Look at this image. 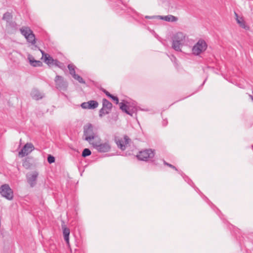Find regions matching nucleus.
I'll return each instance as SVG.
<instances>
[{
    "label": "nucleus",
    "mask_w": 253,
    "mask_h": 253,
    "mask_svg": "<svg viewBox=\"0 0 253 253\" xmlns=\"http://www.w3.org/2000/svg\"><path fill=\"white\" fill-rule=\"evenodd\" d=\"M102 107L106 108L107 109L111 111L112 108V103L109 101L107 99L104 98L102 100Z\"/></svg>",
    "instance_id": "4be33fe9"
},
{
    "label": "nucleus",
    "mask_w": 253,
    "mask_h": 253,
    "mask_svg": "<svg viewBox=\"0 0 253 253\" xmlns=\"http://www.w3.org/2000/svg\"><path fill=\"white\" fill-rule=\"evenodd\" d=\"M70 230L69 228L64 227L63 229V234L64 235V240L66 243V244L69 246V235H70Z\"/></svg>",
    "instance_id": "412c9836"
},
{
    "label": "nucleus",
    "mask_w": 253,
    "mask_h": 253,
    "mask_svg": "<svg viewBox=\"0 0 253 253\" xmlns=\"http://www.w3.org/2000/svg\"><path fill=\"white\" fill-rule=\"evenodd\" d=\"M124 139L125 140V141L123 140H119L116 142L118 147L122 150H125L126 149V144H127L128 143L129 140H130L126 136L124 137Z\"/></svg>",
    "instance_id": "a211bd4d"
},
{
    "label": "nucleus",
    "mask_w": 253,
    "mask_h": 253,
    "mask_svg": "<svg viewBox=\"0 0 253 253\" xmlns=\"http://www.w3.org/2000/svg\"><path fill=\"white\" fill-rule=\"evenodd\" d=\"M145 18L146 19H162L166 21L169 22H175L177 20V18L171 15H168L167 16H146Z\"/></svg>",
    "instance_id": "9d476101"
},
{
    "label": "nucleus",
    "mask_w": 253,
    "mask_h": 253,
    "mask_svg": "<svg viewBox=\"0 0 253 253\" xmlns=\"http://www.w3.org/2000/svg\"><path fill=\"white\" fill-rule=\"evenodd\" d=\"M12 15L11 13L7 12L4 13L2 17V19L5 20L9 25L12 26Z\"/></svg>",
    "instance_id": "aec40b11"
},
{
    "label": "nucleus",
    "mask_w": 253,
    "mask_h": 253,
    "mask_svg": "<svg viewBox=\"0 0 253 253\" xmlns=\"http://www.w3.org/2000/svg\"><path fill=\"white\" fill-rule=\"evenodd\" d=\"M56 88L59 90H66L68 84L66 82L64 78L61 76L57 75L54 79Z\"/></svg>",
    "instance_id": "6e6552de"
},
{
    "label": "nucleus",
    "mask_w": 253,
    "mask_h": 253,
    "mask_svg": "<svg viewBox=\"0 0 253 253\" xmlns=\"http://www.w3.org/2000/svg\"><path fill=\"white\" fill-rule=\"evenodd\" d=\"M169 56L170 58V59L172 62L175 63V62L176 61V58L174 56H173V55H171Z\"/></svg>",
    "instance_id": "473e14b6"
},
{
    "label": "nucleus",
    "mask_w": 253,
    "mask_h": 253,
    "mask_svg": "<svg viewBox=\"0 0 253 253\" xmlns=\"http://www.w3.org/2000/svg\"><path fill=\"white\" fill-rule=\"evenodd\" d=\"M205 82H206V80H205V81H204V82H203V84H202V85H203V84H205Z\"/></svg>",
    "instance_id": "4c0bfd02"
},
{
    "label": "nucleus",
    "mask_w": 253,
    "mask_h": 253,
    "mask_svg": "<svg viewBox=\"0 0 253 253\" xmlns=\"http://www.w3.org/2000/svg\"><path fill=\"white\" fill-rule=\"evenodd\" d=\"M36 39L34 40V42L30 41L28 42L29 43V46L31 47V49L33 50H36L37 49L40 50V51L42 50L40 49L39 47H38L36 44Z\"/></svg>",
    "instance_id": "393cba45"
},
{
    "label": "nucleus",
    "mask_w": 253,
    "mask_h": 253,
    "mask_svg": "<svg viewBox=\"0 0 253 253\" xmlns=\"http://www.w3.org/2000/svg\"><path fill=\"white\" fill-rule=\"evenodd\" d=\"M103 92L109 97H112L113 95L110 93L108 91H107L105 89H103Z\"/></svg>",
    "instance_id": "2f4dec72"
},
{
    "label": "nucleus",
    "mask_w": 253,
    "mask_h": 253,
    "mask_svg": "<svg viewBox=\"0 0 253 253\" xmlns=\"http://www.w3.org/2000/svg\"><path fill=\"white\" fill-rule=\"evenodd\" d=\"M68 68L69 70L70 74L73 77L76 75L75 68L76 66L73 64H70L68 65Z\"/></svg>",
    "instance_id": "b1692460"
},
{
    "label": "nucleus",
    "mask_w": 253,
    "mask_h": 253,
    "mask_svg": "<svg viewBox=\"0 0 253 253\" xmlns=\"http://www.w3.org/2000/svg\"><path fill=\"white\" fill-rule=\"evenodd\" d=\"M164 163L165 165L167 166H168V167H170V168L175 169V170L178 171L179 173L181 175V176H182L183 177L184 174L183 173V172L182 171H179L176 169V168L175 167H174V166H173V165H171L170 164L168 163L167 162H166L165 161H164Z\"/></svg>",
    "instance_id": "c85d7f7f"
},
{
    "label": "nucleus",
    "mask_w": 253,
    "mask_h": 253,
    "mask_svg": "<svg viewBox=\"0 0 253 253\" xmlns=\"http://www.w3.org/2000/svg\"><path fill=\"white\" fill-rule=\"evenodd\" d=\"M31 95L33 99L37 100L42 99L44 96L43 93L37 89H33L31 92Z\"/></svg>",
    "instance_id": "2eb2a0df"
},
{
    "label": "nucleus",
    "mask_w": 253,
    "mask_h": 253,
    "mask_svg": "<svg viewBox=\"0 0 253 253\" xmlns=\"http://www.w3.org/2000/svg\"><path fill=\"white\" fill-rule=\"evenodd\" d=\"M185 38L186 36L183 33L178 32L173 36L172 39L177 41L178 42L183 45L185 42Z\"/></svg>",
    "instance_id": "4468645a"
},
{
    "label": "nucleus",
    "mask_w": 253,
    "mask_h": 253,
    "mask_svg": "<svg viewBox=\"0 0 253 253\" xmlns=\"http://www.w3.org/2000/svg\"><path fill=\"white\" fill-rule=\"evenodd\" d=\"M235 15L236 16V20L237 22V23L239 25V26L245 29L246 30H250V27L246 24V22L243 19L242 17L240 18H239L238 14L235 12Z\"/></svg>",
    "instance_id": "dca6fc26"
},
{
    "label": "nucleus",
    "mask_w": 253,
    "mask_h": 253,
    "mask_svg": "<svg viewBox=\"0 0 253 253\" xmlns=\"http://www.w3.org/2000/svg\"><path fill=\"white\" fill-rule=\"evenodd\" d=\"M120 108L122 111L125 112L127 114L130 115L131 117L134 116L136 118L137 112L138 110H141L144 111H148V109H142L140 107H138L136 105L135 102H132L131 103L126 102L124 103L123 102L120 103Z\"/></svg>",
    "instance_id": "f257e3e1"
},
{
    "label": "nucleus",
    "mask_w": 253,
    "mask_h": 253,
    "mask_svg": "<svg viewBox=\"0 0 253 253\" xmlns=\"http://www.w3.org/2000/svg\"><path fill=\"white\" fill-rule=\"evenodd\" d=\"M136 156L139 160L147 161L154 157V152L151 149H146L140 151Z\"/></svg>",
    "instance_id": "423d86ee"
},
{
    "label": "nucleus",
    "mask_w": 253,
    "mask_h": 253,
    "mask_svg": "<svg viewBox=\"0 0 253 253\" xmlns=\"http://www.w3.org/2000/svg\"><path fill=\"white\" fill-rule=\"evenodd\" d=\"M35 149L31 143H26L22 149L19 152L18 155L20 157H24L30 154Z\"/></svg>",
    "instance_id": "1a4fd4ad"
},
{
    "label": "nucleus",
    "mask_w": 253,
    "mask_h": 253,
    "mask_svg": "<svg viewBox=\"0 0 253 253\" xmlns=\"http://www.w3.org/2000/svg\"><path fill=\"white\" fill-rule=\"evenodd\" d=\"M118 2L120 4H121L123 6H125V5L123 4V3L121 0H119V1Z\"/></svg>",
    "instance_id": "f704fd0d"
},
{
    "label": "nucleus",
    "mask_w": 253,
    "mask_h": 253,
    "mask_svg": "<svg viewBox=\"0 0 253 253\" xmlns=\"http://www.w3.org/2000/svg\"><path fill=\"white\" fill-rule=\"evenodd\" d=\"M252 149H253V145H252Z\"/></svg>",
    "instance_id": "58836bf2"
},
{
    "label": "nucleus",
    "mask_w": 253,
    "mask_h": 253,
    "mask_svg": "<svg viewBox=\"0 0 253 253\" xmlns=\"http://www.w3.org/2000/svg\"><path fill=\"white\" fill-rule=\"evenodd\" d=\"M98 106V103L95 100H90L86 102H83L81 104V106L83 109H94Z\"/></svg>",
    "instance_id": "9b49d317"
},
{
    "label": "nucleus",
    "mask_w": 253,
    "mask_h": 253,
    "mask_svg": "<svg viewBox=\"0 0 253 253\" xmlns=\"http://www.w3.org/2000/svg\"><path fill=\"white\" fill-rule=\"evenodd\" d=\"M91 154V151L88 148H85L83 151L82 156L83 157H86L89 156Z\"/></svg>",
    "instance_id": "bb28decb"
},
{
    "label": "nucleus",
    "mask_w": 253,
    "mask_h": 253,
    "mask_svg": "<svg viewBox=\"0 0 253 253\" xmlns=\"http://www.w3.org/2000/svg\"><path fill=\"white\" fill-rule=\"evenodd\" d=\"M110 112V111L102 107L99 111V117H102L103 115L109 114Z\"/></svg>",
    "instance_id": "a878e982"
},
{
    "label": "nucleus",
    "mask_w": 253,
    "mask_h": 253,
    "mask_svg": "<svg viewBox=\"0 0 253 253\" xmlns=\"http://www.w3.org/2000/svg\"><path fill=\"white\" fill-rule=\"evenodd\" d=\"M27 59L30 65L33 67H37L42 66V63L41 61L35 60L34 56L30 54L27 56Z\"/></svg>",
    "instance_id": "ddd939ff"
},
{
    "label": "nucleus",
    "mask_w": 253,
    "mask_h": 253,
    "mask_svg": "<svg viewBox=\"0 0 253 253\" xmlns=\"http://www.w3.org/2000/svg\"><path fill=\"white\" fill-rule=\"evenodd\" d=\"M38 175V173L36 171L27 175V181L31 187H33L36 184Z\"/></svg>",
    "instance_id": "f8f14e48"
},
{
    "label": "nucleus",
    "mask_w": 253,
    "mask_h": 253,
    "mask_svg": "<svg viewBox=\"0 0 253 253\" xmlns=\"http://www.w3.org/2000/svg\"><path fill=\"white\" fill-rule=\"evenodd\" d=\"M207 48V44L203 40H200L193 46L192 52L195 55H199L202 52L205 51Z\"/></svg>",
    "instance_id": "20e7f679"
},
{
    "label": "nucleus",
    "mask_w": 253,
    "mask_h": 253,
    "mask_svg": "<svg viewBox=\"0 0 253 253\" xmlns=\"http://www.w3.org/2000/svg\"><path fill=\"white\" fill-rule=\"evenodd\" d=\"M110 98H112L113 100L115 101L116 104L119 103V99L117 96L113 95V97Z\"/></svg>",
    "instance_id": "72a5a7b5"
},
{
    "label": "nucleus",
    "mask_w": 253,
    "mask_h": 253,
    "mask_svg": "<svg viewBox=\"0 0 253 253\" xmlns=\"http://www.w3.org/2000/svg\"><path fill=\"white\" fill-rule=\"evenodd\" d=\"M91 145L98 152L100 153H105L109 152L111 149V145L109 141H106L104 142L95 141L91 143Z\"/></svg>",
    "instance_id": "7ed1b4c3"
},
{
    "label": "nucleus",
    "mask_w": 253,
    "mask_h": 253,
    "mask_svg": "<svg viewBox=\"0 0 253 253\" xmlns=\"http://www.w3.org/2000/svg\"><path fill=\"white\" fill-rule=\"evenodd\" d=\"M33 159L32 158L27 157L23 160V166L26 169H30L32 165Z\"/></svg>",
    "instance_id": "6ab92c4d"
},
{
    "label": "nucleus",
    "mask_w": 253,
    "mask_h": 253,
    "mask_svg": "<svg viewBox=\"0 0 253 253\" xmlns=\"http://www.w3.org/2000/svg\"><path fill=\"white\" fill-rule=\"evenodd\" d=\"M250 97L252 99V100L253 101V96L251 95H250Z\"/></svg>",
    "instance_id": "e433bc0d"
},
{
    "label": "nucleus",
    "mask_w": 253,
    "mask_h": 253,
    "mask_svg": "<svg viewBox=\"0 0 253 253\" xmlns=\"http://www.w3.org/2000/svg\"><path fill=\"white\" fill-rule=\"evenodd\" d=\"M21 34L25 38L27 42H34L35 36L32 30L29 27L23 26L20 29Z\"/></svg>",
    "instance_id": "39448f33"
},
{
    "label": "nucleus",
    "mask_w": 253,
    "mask_h": 253,
    "mask_svg": "<svg viewBox=\"0 0 253 253\" xmlns=\"http://www.w3.org/2000/svg\"><path fill=\"white\" fill-rule=\"evenodd\" d=\"M42 56H44V62L48 65H53L56 59H54L48 54H45L43 50H41Z\"/></svg>",
    "instance_id": "f3484780"
},
{
    "label": "nucleus",
    "mask_w": 253,
    "mask_h": 253,
    "mask_svg": "<svg viewBox=\"0 0 253 253\" xmlns=\"http://www.w3.org/2000/svg\"><path fill=\"white\" fill-rule=\"evenodd\" d=\"M167 123H168L167 122H165L163 123V125L164 126H166L167 125Z\"/></svg>",
    "instance_id": "c9c22d12"
},
{
    "label": "nucleus",
    "mask_w": 253,
    "mask_h": 253,
    "mask_svg": "<svg viewBox=\"0 0 253 253\" xmlns=\"http://www.w3.org/2000/svg\"><path fill=\"white\" fill-rule=\"evenodd\" d=\"M182 45V44L178 42L177 41H175L172 39V47L175 50L177 51H181V47Z\"/></svg>",
    "instance_id": "5701e85b"
},
{
    "label": "nucleus",
    "mask_w": 253,
    "mask_h": 253,
    "mask_svg": "<svg viewBox=\"0 0 253 253\" xmlns=\"http://www.w3.org/2000/svg\"><path fill=\"white\" fill-rule=\"evenodd\" d=\"M97 137L96 131L94 129L93 125L87 124L84 126V139L91 145L92 140Z\"/></svg>",
    "instance_id": "f03ea898"
},
{
    "label": "nucleus",
    "mask_w": 253,
    "mask_h": 253,
    "mask_svg": "<svg viewBox=\"0 0 253 253\" xmlns=\"http://www.w3.org/2000/svg\"><path fill=\"white\" fill-rule=\"evenodd\" d=\"M53 65H54L56 66H57L61 69H62L63 66H64V65L62 63L60 62L57 59L56 60V61H55V62L54 63V64Z\"/></svg>",
    "instance_id": "7c9ffc66"
},
{
    "label": "nucleus",
    "mask_w": 253,
    "mask_h": 253,
    "mask_svg": "<svg viewBox=\"0 0 253 253\" xmlns=\"http://www.w3.org/2000/svg\"><path fill=\"white\" fill-rule=\"evenodd\" d=\"M0 194L1 195L7 199L11 200L13 198V191L8 184H5L1 185L0 187Z\"/></svg>",
    "instance_id": "0eeeda50"
},
{
    "label": "nucleus",
    "mask_w": 253,
    "mask_h": 253,
    "mask_svg": "<svg viewBox=\"0 0 253 253\" xmlns=\"http://www.w3.org/2000/svg\"><path fill=\"white\" fill-rule=\"evenodd\" d=\"M47 160L49 164L53 163L55 162V158L51 155H48Z\"/></svg>",
    "instance_id": "c756f323"
},
{
    "label": "nucleus",
    "mask_w": 253,
    "mask_h": 253,
    "mask_svg": "<svg viewBox=\"0 0 253 253\" xmlns=\"http://www.w3.org/2000/svg\"><path fill=\"white\" fill-rule=\"evenodd\" d=\"M75 80L78 81L79 83L81 84H84L85 83V81L84 80V79L79 75L78 74H76L75 76H74L73 77Z\"/></svg>",
    "instance_id": "cd10ccee"
}]
</instances>
